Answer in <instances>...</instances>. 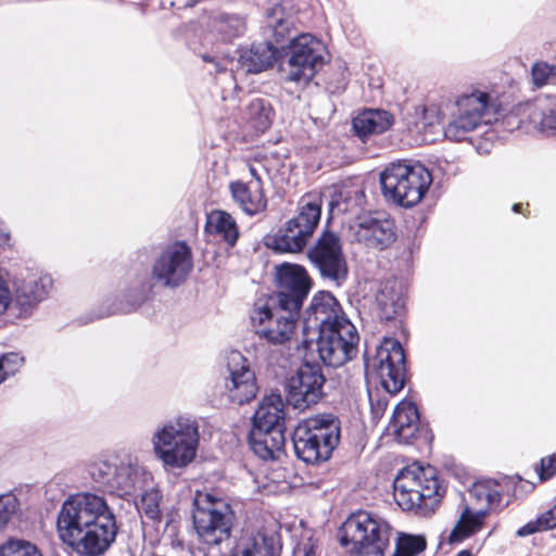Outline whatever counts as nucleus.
Returning a JSON list of instances; mask_svg holds the SVG:
<instances>
[{
	"label": "nucleus",
	"instance_id": "nucleus-13",
	"mask_svg": "<svg viewBox=\"0 0 556 556\" xmlns=\"http://www.w3.org/2000/svg\"><path fill=\"white\" fill-rule=\"evenodd\" d=\"M366 370L380 378L382 387L391 394L400 392L405 384L406 358L402 344L393 338H386L376 354L366 359Z\"/></svg>",
	"mask_w": 556,
	"mask_h": 556
},
{
	"label": "nucleus",
	"instance_id": "nucleus-28",
	"mask_svg": "<svg viewBox=\"0 0 556 556\" xmlns=\"http://www.w3.org/2000/svg\"><path fill=\"white\" fill-rule=\"evenodd\" d=\"M204 231L220 238L228 247L236 245L239 239V228L236 219L226 211L214 210L206 215Z\"/></svg>",
	"mask_w": 556,
	"mask_h": 556
},
{
	"label": "nucleus",
	"instance_id": "nucleus-41",
	"mask_svg": "<svg viewBox=\"0 0 556 556\" xmlns=\"http://www.w3.org/2000/svg\"><path fill=\"white\" fill-rule=\"evenodd\" d=\"M416 112L420 114V123L422 127L440 124L443 117L441 108L437 104H424L416 108Z\"/></svg>",
	"mask_w": 556,
	"mask_h": 556
},
{
	"label": "nucleus",
	"instance_id": "nucleus-33",
	"mask_svg": "<svg viewBox=\"0 0 556 556\" xmlns=\"http://www.w3.org/2000/svg\"><path fill=\"white\" fill-rule=\"evenodd\" d=\"M247 111L256 130L264 131L270 126L274 112L264 99H253L249 103Z\"/></svg>",
	"mask_w": 556,
	"mask_h": 556
},
{
	"label": "nucleus",
	"instance_id": "nucleus-46",
	"mask_svg": "<svg viewBox=\"0 0 556 556\" xmlns=\"http://www.w3.org/2000/svg\"><path fill=\"white\" fill-rule=\"evenodd\" d=\"M230 556H256V545L251 544L241 549H233Z\"/></svg>",
	"mask_w": 556,
	"mask_h": 556
},
{
	"label": "nucleus",
	"instance_id": "nucleus-49",
	"mask_svg": "<svg viewBox=\"0 0 556 556\" xmlns=\"http://www.w3.org/2000/svg\"><path fill=\"white\" fill-rule=\"evenodd\" d=\"M201 58L206 63H215V58L210 54H203Z\"/></svg>",
	"mask_w": 556,
	"mask_h": 556
},
{
	"label": "nucleus",
	"instance_id": "nucleus-27",
	"mask_svg": "<svg viewBox=\"0 0 556 556\" xmlns=\"http://www.w3.org/2000/svg\"><path fill=\"white\" fill-rule=\"evenodd\" d=\"M252 427L286 430L285 405L280 394H270L262 400L253 416Z\"/></svg>",
	"mask_w": 556,
	"mask_h": 556
},
{
	"label": "nucleus",
	"instance_id": "nucleus-50",
	"mask_svg": "<svg viewBox=\"0 0 556 556\" xmlns=\"http://www.w3.org/2000/svg\"><path fill=\"white\" fill-rule=\"evenodd\" d=\"M456 556H473V554L469 549H463V551L458 552L456 554Z\"/></svg>",
	"mask_w": 556,
	"mask_h": 556
},
{
	"label": "nucleus",
	"instance_id": "nucleus-9",
	"mask_svg": "<svg viewBox=\"0 0 556 556\" xmlns=\"http://www.w3.org/2000/svg\"><path fill=\"white\" fill-rule=\"evenodd\" d=\"M193 505V526L204 544L215 546L230 538L233 513L226 500L198 491Z\"/></svg>",
	"mask_w": 556,
	"mask_h": 556
},
{
	"label": "nucleus",
	"instance_id": "nucleus-6",
	"mask_svg": "<svg viewBox=\"0 0 556 556\" xmlns=\"http://www.w3.org/2000/svg\"><path fill=\"white\" fill-rule=\"evenodd\" d=\"M382 194L393 204L412 207L418 204L432 184V175L422 164L391 163L380 175Z\"/></svg>",
	"mask_w": 556,
	"mask_h": 556
},
{
	"label": "nucleus",
	"instance_id": "nucleus-29",
	"mask_svg": "<svg viewBox=\"0 0 556 556\" xmlns=\"http://www.w3.org/2000/svg\"><path fill=\"white\" fill-rule=\"evenodd\" d=\"M486 509L472 511L469 506H465L460 516L448 535L450 544L462 543L468 538L480 532L485 523Z\"/></svg>",
	"mask_w": 556,
	"mask_h": 556
},
{
	"label": "nucleus",
	"instance_id": "nucleus-24",
	"mask_svg": "<svg viewBox=\"0 0 556 556\" xmlns=\"http://www.w3.org/2000/svg\"><path fill=\"white\" fill-rule=\"evenodd\" d=\"M419 421V412L416 404L403 400L394 408L390 428L399 442L409 444L417 437Z\"/></svg>",
	"mask_w": 556,
	"mask_h": 556
},
{
	"label": "nucleus",
	"instance_id": "nucleus-47",
	"mask_svg": "<svg viewBox=\"0 0 556 556\" xmlns=\"http://www.w3.org/2000/svg\"><path fill=\"white\" fill-rule=\"evenodd\" d=\"M250 178L248 180H263L257 169L253 165H249Z\"/></svg>",
	"mask_w": 556,
	"mask_h": 556
},
{
	"label": "nucleus",
	"instance_id": "nucleus-15",
	"mask_svg": "<svg viewBox=\"0 0 556 556\" xmlns=\"http://www.w3.org/2000/svg\"><path fill=\"white\" fill-rule=\"evenodd\" d=\"M325 382L326 378L319 364L305 362L288 379V403L301 410L317 404L324 396Z\"/></svg>",
	"mask_w": 556,
	"mask_h": 556
},
{
	"label": "nucleus",
	"instance_id": "nucleus-36",
	"mask_svg": "<svg viewBox=\"0 0 556 556\" xmlns=\"http://www.w3.org/2000/svg\"><path fill=\"white\" fill-rule=\"evenodd\" d=\"M0 556H42L39 548L24 540H9L0 545Z\"/></svg>",
	"mask_w": 556,
	"mask_h": 556
},
{
	"label": "nucleus",
	"instance_id": "nucleus-18",
	"mask_svg": "<svg viewBox=\"0 0 556 556\" xmlns=\"http://www.w3.org/2000/svg\"><path fill=\"white\" fill-rule=\"evenodd\" d=\"M228 368L230 375L226 379L225 388L229 400L243 405L255 399L258 387L249 361L239 352L231 353Z\"/></svg>",
	"mask_w": 556,
	"mask_h": 556
},
{
	"label": "nucleus",
	"instance_id": "nucleus-8",
	"mask_svg": "<svg viewBox=\"0 0 556 556\" xmlns=\"http://www.w3.org/2000/svg\"><path fill=\"white\" fill-rule=\"evenodd\" d=\"M321 216V199L304 194L298 205V213L277 230L267 243L280 253H300L315 232Z\"/></svg>",
	"mask_w": 556,
	"mask_h": 556
},
{
	"label": "nucleus",
	"instance_id": "nucleus-25",
	"mask_svg": "<svg viewBox=\"0 0 556 556\" xmlns=\"http://www.w3.org/2000/svg\"><path fill=\"white\" fill-rule=\"evenodd\" d=\"M394 282L389 281L381 285L376 294V314L381 323H402L405 316V299L403 294L395 290Z\"/></svg>",
	"mask_w": 556,
	"mask_h": 556
},
{
	"label": "nucleus",
	"instance_id": "nucleus-40",
	"mask_svg": "<svg viewBox=\"0 0 556 556\" xmlns=\"http://www.w3.org/2000/svg\"><path fill=\"white\" fill-rule=\"evenodd\" d=\"M23 357L17 353H8L0 357V383L14 375L23 364Z\"/></svg>",
	"mask_w": 556,
	"mask_h": 556
},
{
	"label": "nucleus",
	"instance_id": "nucleus-37",
	"mask_svg": "<svg viewBox=\"0 0 556 556\" xmlns=\"http://www.w3.org/2000/svg\"><path fill=\"white\" fill-rule=\"evenodd\" d=\"M266 18L268 26L273 28L275 34L281 36L289 29V25L291 24L290 15L282 7V2H275L268 10Z\"/></svg>",
	"mask_w": 556,
	"mask_h": 556
},
{
	"label": "nucleus",
	"instance_id": "nucleus-43",
	"mask_svg": "<svg viewBox=\"0 0 556 556\" xmlns=\"http://www.w3.org/2000/svg\"><path fill=\"white\" fill-rule=\"evenodd\" d=\"M42 300V290L37 283L28 285L17 291V301L22 306L33 307Z\"/></svg>",
	"mask_w": 556,
	"mask_h": 556
},
{
	"label": "nucleus",
	"instance_id": "nucleus-30",
	"mask_svg": "<svg viewBox=\"0 0 556 556\" xmlns=\"http://www.w3.org/2000/svg\"><path fill=\"white\" fill-rule=\"evenodd\" d=\"M503 492L504 486L500 482L493 479H485L473 483L469 494L477 503L483 506L481 509H486L488 515L489 510L501 505Z\"/></svg>",
	"mask_w": 556,
	"mask_h": 556
},
{
	"label": "nucleus",
	"instance_id": "nucleus-7",
	"mask_svg": "<svg viewBox=\"0 0 556 556\" xmlns=\"http://www.w3.org/2000/svg\"><path fill=\"white\" fill-rule=\"evenodd\" d=\"M456 112L444 129L447 139L460 142L468 139L470 132L491 122L500 112L501 104L491 92L472 88L457 97Z\"/></svg>",
	"mask_w": 556,
	"mask_h": 556
},
{
	"label": "nucleus",
	"instance_id": "nucleus-11",
	"mask_svg": "<svg viewBox=\"0 0 556 556\" xmlns=\"http://www.w3.org/2000/svg\"><path fill=\"white\" fill-rule=\"evenodd\" d=\"M343 325L328 328L316 338H303L299 349L304 350L306 358L313 348L323 363L330 367H339L351 361L357 353L359 341L355 326L350 320H342Z\"/></svg>",
	"mask_w": 556,
	"mask_h": 556
},
{
	"label": "nucleus",
	"instance_id": "nucleus-4",
	"mask_svg": "<svg viewBox=\"0 0 556 556\" xmlns=\"http://www.w3.org/2000/svg\"><path fill=\"white\" fill-rule=\"evenodd\" d=\"M340 544L350 556H384L390 547L392 527L370 513L351 514L339 529Z\"/></svg>",
	"mask_w": 556,
	"mask_h": 556
},
{
	"label": "nucleus",
	"instance_id": "nucleus-1",
	"mask_svg": "<svg viewBox=\"0 0 556 556\" xmlns=\"http://www.w3.org/2000/svg\"><path fill=\"white\" fill-rule=\"evenodd\" d=\"M118 525L105 498L92 493L70 496L56 517L60 541L79 556H102L116 541Z\"/></svg>",
	"mask_w": 556,
	"mask_h": 556
},
{
	"label": "nucleus",
	"instance_id": "nucleus-54",
	"mask_svg": "<svg viewBox=\"0 0 556 556\" xmlns=\"http://www.w3.org/2000/svg\"><path fill=\"white\" fill-rule=\"evenodd\" d=\"M195 3H197V2H191V3L189 4V7H190V8H193V4H195Z\"/></svg>",
	"mask_w": 556,
	"mask_h": 556
},
{
	"label": "nucleus",
	"instance_id": "nucleus-42",
	"mask_svg": "<svg viewBox=\"0 0 556 556\" xmlns=\"http://www.w3.org/2000/svg\"><path fill=\"white\" fill-rule=\"evenodd\" d=\"M20 503L13 495L0 496V529L4 528L12 517L17 513Z\"/></svg>",
	"mask_w": 556,
	"mask_h": 556
},
{
	"label": "nucleus",
	"instance_id": "nucleus-2",
	"mask_svg": "<svg viewBox=\"0 0 556 556\" xmlns=\"http://www.w3.org/2000/svg\"><path fill=\"white\" fill-rule=\"evenodd\" d=\"M276 278L275 304L256 307L251 315L255 333L274 345L286 344L293 338L301 308L312 289L307 270L298 264L277 266Z\"/></svg>",
	"mask_w": 556,
	"mask_h": 556
},
{
	"label": "nucleus",
	"instance_id": "nucleus-52",
	"mask_svg": "<svg viewBox=\"0 0 556 556\" xmlns=\"http://www.w3.org/2000/svg\"><path fill=\"white\" fill-rule=\"evenodd\" d=\"M224 23H225V21H220V26H219V28H218V30H219L220 33H225V29H224Z\"/></svg>",
	"mask_w": 556,
	"mask_h": 556
},
{
	"label": "nucleus",
	"instance_id": "nucleus-34",
	"mask_svg": "<svg viewBox=\"0 0 556 556\" xmlns=\"http://www.w3.org/2000/svg\"><path fill=\"white\" fill-rule=\"evenodd\" d=\"M554 528H556V504L551 509L541 514L535 520H531L519 528L517 530V535L528 536L530 534Z\"/></svg>",
	"mask_w": 556,
	"mask_h": 556
},
{
	"label": "nucleus",
	"instance_id": "nucleus-22",
	"mask_svg": "<svg viewBox=\"0 0 556 556\" xmlns=\"http://www.w3.org/2000/svg\"><path fill=\"white\" fill-rule=\"evenodd\" d=\"M248 442L250 448L263 460L278 459L285 451L286 437L283 429L251 428Z\"/></svg>",
	"mask_w": 556,
	"mask_h": 556
},
{
	"label": "nucleus",
	"instance_id": "nucleus-32",
	"mask_svg": "<svg viewBox=\"0 0 556 556\" xmlns=\"http://www.w3.org/2000/svg\"><path fill=\"white\" fill-rule=\"evenodd\" d=\"M427 548L424 535L399 533L395 540V549L391 556H418Z\"/></svg>",
	"mask_w": 556,
	"mask_h": 556
},
{
	"label": "nucleus",
	"instance_id": "nucleus-3",
	"mask_svg": "<svg viewBox=\"0 0 556 556\" xmlns=\"http://www.w3.org/2000/svg\"><path fill=\"white\" fill-rule=\"evenodd\" d=\"M341 439V421L331 413L316 414L295 427L292 435L294 453L306 464L328 460Z\"/></svg>",
	"mask_w": 556,
	"mask_h": 556
},
{
	"label": "nucleus",
	"instance_id": "nucleus-20",
	"mask_svg": "<svg viewBox=\"0 0 556 556\" xmlns=\"http://www.w3.org/2000/svg\"><path fill=\"white\" fill-rule=\"evenodd\" d=\"M233 202L249 216L263 213L267 208V195L264 180L237 179L229 182Z\"/></svg>",
	"mask_w": 556,
	"mask_h": 556
},
{
	"label": "nucleus",
	"instance_id": "nucleus-38",
	"mask_svg": "<svg viewBox=\"0 0 556 556\" xmlns=\"http://www.w3.org/2000/svg\"><path fill=\"white\" fill-rule=\"evenodd\" d=\"M531 76L536 87H543L551 78L556 77V65H551L546 62H536L531 68Z\"/></svg>",
	"mask_w": 556,
	"mask_h": 556
},
{
	"label": "nucleus",
	"instance_id": "nucleus-16",
	"mask_svg": "<svg viewBox=\"0 0 556 556\" xmlns=\"http://www.w3.org/2000/svg\"><path fill=\"white\" fill-rule=\"evenodd\" d=\"M193 269V256L186 241L167 245L155 260L152 276L166 287L182 285Z\"/></svg>",
	"mask_w": 556,
	"mask_h": 556
},
{
	"label": "nucleus",
	"instance_id": "nucleus-39",
	"mask_svg": "<svg viewBox=\"0 0 556 556\" xmlns=\"http://www.w3.org/2000/svg\"><path fill=\"white\" fill-rule=\"evenodd\" d=\"M261 536V544L256 540L252 542V544L256 545V555L260 556H279L281 546L278 543L276 535L274 534H265L258 532Z\"/></svg>",
	"mask_w": 556,
	"mask_h": 556
},
{
	"label": "nucleus",
	"instance_id": "nucleus-45",
	"mask_svg": "<svg viewBox=\"0 0 556 556\" xmlns=\"http://www.w3.org/2000/svg\"><path fill=\"white\" fill-rule=\"evenodd\" d=\"M9 304L8 289L3 279L0 277V313L4 312Z\"/></svg>",
	"mask_w": 556,
	"mask_h": 556
},
{
	"label": "nucleus",
	"instance_id": "nucleus-31",
	"mask_svg": "<svg viewBox=\"0 0 556 556\" xmlns=\"http://www.w3.org/2000/svg\"><path fill=\"white\" fill-rule=\"evenodd\" d=\"M239 61L247 72L257 74L273 66L275 51L269 43L253 45L240 55Z\"/></svg>",
	"mask_w": 556,
	"mask_h": 556
},
{
	"label": "nucleus",
	"instance_id": "nucleus-12",
	"mask_svg": "<svg viewBox=\"0 0 556 556\" xmlns=\"http://www.w3.org/2000/svg\"><path fill=\"white\" fill-rule=\"evenodd\" d=\"M325 46L311 34H301L291 40L286 65L281 68L287 81H309L323 64Z\"/></svg>",
	"mask_w": 556,
	"mask_h": 556
},
{
	"label": "nucleus",
	"instance_id": "nucleus-51",
	"mask_svg": "<svg viewBox=\"0 0 556 556\" xmlns=\"http://www.w3.org/2000/svg\"><path fill=\"white\" fill-rule=\"evenodd\" d=\"M521 208H522V204H520V203L514 204V206H513V210L517 213H520Z\"/></svg>",
	"mask_w": 556,
	"mask_h": 556
},
{
	"label": "nucleus",
	"instance_id": "nucleus-14",
	"mask_svg": "<svg viewBox=\"0 0 556 556\" xmlns=\"http://www.w3.org/2000/svg\"><path fill=\"white\" fill-rule=\"evenodd\" d=\"M308 258L323 279L341 286L349 275L341 240L331 231H324L308 250Z\"/></svg>",
	"mask_w": 556,
	"mask_h": 556
},
{
	"label": "nucleus",
	"instance_id": "nucleus-48",
	"mask_svg": "<svg viewBox=\"0 0 556 556\" xmlns=\"http://www.w3.org/2000/svg\"><path fill=\"white\" fill-rule=\"evenodd\" d=\"M303 556H317L314 546H306Z\"/></svg>",
	"mask_w": 556,
	"mask_h": 556
},
{
	"label": "nucleus",
	"instance_id": "nucleus-5",
	"mask_svg": "<svg viewBox=\"0 0 556 556\" xmlns=\"http://www.w3.org/2000/svg\"><path fill=\"white\" fill-rule=\"evenodd\" d=\"M155 455L165 467L180 469L193 462L200 433L197 420L178 417L166 422L153 435Z\"/></svg>",
	"mask_w": 556,
	"mask_h": 556
},
{
	"label": "nucleus",
	"instance_id": "nucleus-44",
	"mask_svg": "<svg viewBox=\"0 0 556 556\" xmlns=\"http://www.w3.org/2000/svg\"><path fill=\"white\" fill-rule=\"evenodd\" d=\"M556 475V453L541 458L539 477L541 481L552 479Z\"/></svg>",
	"mask_w": 556,
	"mask_h": 556
},
{
	"label": "nucleus",
	"instance_id": "nucleus-19",
	"mask_svg": "<svg viewBox=\"0 0 556 556\" xmlns=\"http://www.w3.org/2000/svg\"><path fill=\"white\" fill-rule=\"evenodd\" d=\"M355 238L368 249L376 251L387 250L397 239L395 220L384 214L361 217L355 231Z\"/></svg>",
	"mask_w": 556,
	"mask_h": 556
},
{
	"label": "nucleus",
	"instance_id": "nucleus-23",
	"mask_svg": "<svg viewBox=\"0 0 556 556\" xmlns=\"http://www.w3.org/2000/svg\"><path fill=\"white\" fill-rule=\"evenodd\" d=\"M393 124L394 116L382 109H364L352 119L353 130L363 142L388 131Z\"/></svg>",
	"mask_w": 556,
	"mask_h": 556
},
{
	"label": "nucleus",
	"instance_id": "nucleus-17",
	"mask_svg": "<svg viewBox=\"0 0 556 556\" xmlns=\"http://www.w3.org/2000/svg\"><path fill=\"white\" fill-rule=\"evenodd\" d=\"M342 320H349L339 301L331 292L318 291L311 300L304 316V338L309 331L320 334L328 328L342 326Z\"/></svg>",
	"mask_w": 556,
	"mask_h": 556
},
{
	"label": "nucleus",
	"instance_id": "nucleus-35",
	"mask_svg": "<svg viewBox=\"0 0 556 556\" xmlns=\"http://www.w3.org/2000/svg\"><path fill=\"white\" fill-rule=\"evenodd\" d=\"M162 497L159 490L151 489L146 491L140 498V510L152 521L160 522L162 520Z\"/></svg>",
	"mask_w": 556,
	"mask_h": 556
},
{
	"label": "nucleus",
	"instance_id": "nucleus-10",
	"mask_svg": "<svg viewBox=\"0 0 556 556\" xmlns=\"http://www.w3.org/2000/svg\"><path fill=\"white\" fill-rule=\"evenodd\" d=\"M439 479L431 467L413 465L403 468L394 479L393 496L403 510H414L437 503L440 494Z\"/></svg>",
	"mask_w": 556,
	"mask_h": 556
},
{
	"label": "nucleus",
	"instance_id": "nucleus-21",
	"mask_svg": "<svg viewBox=\"0 0 556 556\" xmlns=\"http://www.w3.org/2000/svg\"><path fill=\"white\" fill-rule=\"evenodd\" d=\"M89 473L98 488L103 492L127 494L129 493V478L124 469L108 459H97L89 466Z\"/></svg>",
	"mask_w": 556,
	"mask_h": 556
},
{
	"label": "nucleus",
	"instance_id": "nucleus-26",
	"mask_svg": "<svg viewBox=\"0 0 556 556\" xmlns=\"http://www.w3.org/2000/svg\"><path fill=\"white\" fill-rule=\"evenodd\" d=\"M529 122L538 124L542 131L556 135V97L543 96L519 108Z\"/></svg>",
	"mask_w": 556,
	"mask_h": 556
},
{
	"label": "nucleus",
	"instance_id": "nucleus-53",
	"mask_svg": "<svg viewBox=\"0 0 556 556\" xmlns=\"http://www.w3.org/2000/svg\"><path fill=\"white\" fill-rule=\"evenodd\" d=\"M232 21L239 26V24H240L239 18H232Z\"/></svg>",
	"mask_w": 556,
	"mask_h": 556
}]
</instances>
